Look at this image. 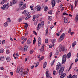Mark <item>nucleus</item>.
Wrapping results in <instances>:
<instances>
[{
    "mask_svg": "<svg viewBox=\"0 0 78 78\" xmlns=\"http://www.w3.org/2000/svg\"><path fill=\"white\" fill-rule=\"evenodd\" d=\"M48 71H47L46 72V78H48Z\"/></svg>",
    "mask_w": 78,
    "mask_h": 78,
    "instance_id": "f3484780",
    "label": "nucleus"
},
{
    "mask_svg": "<svg viewBox=\"0 0 78 78\" xmlns=\"http://www.w3.org/2000/svg\"><path fill=\"white\" fill-rule=\"evenodd\" d=\"M71 68H72V65H71V66L69 67L68 72H69V70H70V69H71Z\"/></svg>",
    "mask_w": 78,
    "mask_h": 78,
    "instance_id": "4d7b16f0",
    "label": "nucleus"
},
{
    "mask_svg": "<svg viewBox=\"0 0 78 78\" xmlns=\"http://www.w3.org/2000/svg\"><path fill=\"white\" fill-rule=\"evenodd\" d=\"M67 58H69L71 56V53L69 52L66 55Z\"/></svg>",
    "mask_w": 78,
    "mask_h": 78,
    "instance_id": "9d476101",
    "label": "nucleus"
},
{
    "mask_svg": "<svg viewBox=\"0 0 78 78\" xmlns=\"http://www.w3.org/2000/svg\"><path fill=\"white\" fill-rule=\"evenodd\" d=\"M13 57L15 59H16V56L15 55V53L13 54Z\"/></svg>",
    "mask_w": 78,
    "mask_h": 78,
    "instance_id": "052dcab7",
    "label": "nucleus"
},
{
    "mask_svg": "<svg viewBox=\"0 0 78 78\" xmlns=\"http://www.w3.org/2000/svg\"><path fill=\"white\" fill-rule=\"evenodd\" d=\"M7 22H11V20H10V18H8L7 19Z\"/></svg>",
    "mask_w": 78,
    "mask_h": 78,
    "instance_id": "49530a36",
    "label": "nucleus"
},
{
    "mask_svg": "<svg viewBox=\"0 0 78 78\" xmlns=\"http://www.w3.org/2000/svg\"><path fill=\"white\" fill-rule=\"evenodd\" d=\"M44 11H47L48 10V7L47 6L45 7L44 9Z\"/></svg>",
    "mask_w": 78,
    "mask_h": 78,
    "instance_id": "5701e85b",
    "label": "nucleus"
},
{
    "mask_svg": "<svg viewBox=\"0 0 78 78\" xmlns=\"http://www.w3.org/2000/svg\"><path fill=\"white\" fill-rule=\"evenodd\" d=\"M2 44H4L5 43V41L3 40L2 41Z\"/></svg>",
    "mask_w": 78,
    "mask_h": 78,
    "instance_id": "338daca9",
    "label": "nucleus"
},
{
    "mask_svg": "<svg viewBox=\"0 0 78 78\" xmlns=\"http://www.w3.org/2000/svg\"><path fill=\"white\" fill-rule=\"evenodd\" d=\"M25 38V37L24 36H22L21 37V40H23Z\"/></svg>",
    "mask_w": 78,
    "mask_h": 78,
    "instance_id": "a18cd8bd",
    "label": "nucleus"
},
{
    "mask_svg": "<svg viewBox=\"0 0 78 78\" xmlns=\"http://www.w3.org/2000/svg\"><path fill=\"white\" fill-rule=\"evenodd\" d=\"M4 51V49H1L0 50V53H3Z\"/></svg>",
    "mask_w": 78,
    "mask_h": 78,
    "instance_id": "c85d7f7f",
    "label": "nucleus"
},
{
    "mask_svg": "<svg viewBox=\"0 0 78 78\" xmlns=\"http://www.w3.org/2000/svg\"><path fill=\"white\" fill-rule=\"evenodd\" d=\"M24 24H25L26 25L24 26V28H27V27H28V23H24Z\"/></svg>",
    "mask_w": 78,
    "mask_h": 78,
    "instance_id": "bb28decb",
    "label": "nucleus"
},
{
    "mask_svg": "<svg viewBox=\"0 0 78 78\" xmlns=\"http://www.w3.org/2000/svg\"><path fill=\"white\" fill-rule=\"evenodd\" d=\"M30 8L31 9V10H33V7L32 6H30Z\"/></svg>",
    "mask_w": 78,
    "mask_h": 78,
    "instance_id": "bf43d9fd",
    "label": "nucleus"
},
{
    "mask_svg": "<svg viewBox=\"0 0 78 78\" xmlns=\"http://www.w3.org/2000/svg\"><path fill=\"white\" fill-rule=\"evenodd\" d=\"M33 34H35V35H36V36H37V33H36V31L34 30L33 31Z\"/></svg>",
    "mask_w": 78,
    "mask_h": 78,
    "instance_id": "72a5a7b5",
    "label": "nucleus"
},
{
    "mask_svg": "<svg viewBox=\"0 0 78 78\" xmlns=\"http://www.w3.org/2000/svg\"><path fill=\"white\" fill-rule=\"evenodd\" d=\"M48 13L49 14H52V12L51 11H49L48 12Z\"/></svg>",
    "mask_w": 78,
    "mask_h": 78,
    "instance_id": "680f3d73",
    "label": "nucleus"
},
{
    "mask_svg": "<svg viewBox=\"0 0 78 78\" xmlns=\"http://www.w3.org/2000/svg\"><path fill=\"white\" fill-rule=\"evenodd\" d=\"M76 44V42L74 41V43H73L72 44L73 47H74L75 46Z\"/></svg>",
    "mask_w": 78,
    "mask_h": 78,
    "instance_id": "dca6fc26",
    "label": "nucleus"
},
{
    "mask_svg": "<svg viewBox=\"0 0 78 78\" xmlns=\"http://www.w3.org/2000/svg\"><path fill=\"white\" fill-rule=\"evenodd\" d=\"M26 16L28 17L29 18L31 17V16L30 15V14H29V13H28L26 14Z\"/></svg>",
    "mask_w": 78,
    "mask_h": 78,
    "instance_id": "ddd939ff",
    "label": "nucleus"
},
{
    "mask_svg": "<svg viewBox=\"0 0 78 78\" xmlns=\"http://www.w3.org/2000/svg\"><path fill=\"white\" fill-rule=\"evenodd\" d=\"M9 3H7L6 5V4L4 5L3 7H1V9H7L9 8Z\"/></svg>",
    "mask_w": 78,
    "mask_h": 78,
    "instance_id": "f257e3e1",
    "label": "nucleus"
},
{
    "mask_svg": "<svg viewBox=\"0 0 78 78\" xmlns=\"http://www.w3.org/2000/svg\"><path fill=\"white\" fill-rule=\"evenodd\" d=\"M40 26V23H39L38 24V26L37 28V30H39V29H40V27H39Z\"/></svg>",
    "mask_w": 78,
    "mask_h": 78,
    "instance_id": "c756f323",
    "label": "nucleus"
},
{
    "mask_svg": "<svg viewBox=\"0 0 78 78\" xmlns=\"http://www.w3.org/2000/svg\"><path fill=\"white\" fill-rule=\"evenodd\" d=\"M48 42V39H45V42L46 43V44H47Z\"/></svg>",
    "mask_w": 78,
    "mask_h": 78,
    "instance_id": "603ef678",
    "label": "nucleus"
},
{
    "mask_svg": "<svg viewBox=\"0 0 78 78\" xmlns=\"http://www.w3.org/2000/svg\"><path fill=\"white\" fill-rule=\"evenodd\" d=\"M44 57L41 56V58L39 59V61H40V62H41V61H42V60L44 59Z\"/></svg>",
    "mask_w": 78,
    "mask_h": 78,
    "instance_id": "aec40b11",
    "label": "nucleus"
},
{
    "mask_svg": "<svg viewBox=\"0 0 78 78\" xmlns=\"http://www.w3.org/2000/svg\"><path fill=\"white\" fill-rule=\"evenodd\" d=\"M47 66V62H45L43 65V68L44 69V68H45V67H46V66Z\"/></svg>",
    "mask_w": 78,
    "mask_h": 78,
    "instance_id": "b1692460",
    "label": "nucleus"
},
{
    "mask_svg": "<svg viewBox=\"0 0 78 78\" xmlns=\"http://www.w3.org/2000/svg\"><path fill=\"white\" fill-rule=\"evenodd\" d=\"M27 44H30L31 43V42L30 41V39H29L27 40Z\"/></svg>",
    "mask_w": 78,
    "mask_h": 78,
    "instance_id": "2f4dec72",
    "label": "nucleus"
},
{
    "mask_svg": "<svg viewBox=\"0 0 78 78\" xmlns=\"http://www.w3.org/2000/svg\"><path fill=\"white\" fill-rule=\"evenodd\" d=\"M40 6L39 5H38L35 8L36 9H38L37 10V11H40L41 9V7H39Z\"/></svg>",
    "mask_w": 78,
    "mask_h": 78,
    "instance_id": "0eeeda50",
    "label": "nucleus"
},
{
    "mask_svg": "<svg viewBox=\"0 0 78 78\" xmlns=\"http://www.w3.org/2000/svg\"><path fill=\"white\" fill-rule=\"evenodd\" d=\"M58 66H59V67H61V64L59 63V62H58Z\"/></svg>",
    "mask_w": 78,
    "mask_h": 78,
    "instance_id": "c9c22d12",
    "label": "nucleus"
},
{
    "mask_svg": "<svg viewBox=\"0 0 78 78\" xmlns=\"http://www.w3.org/2000/svg\"><path fill=\"white\" fill-rule=\"evenodd\" d=\"M60 34V32H58L57 34V36H59V34Z\"/></svg>",
    "mask_w": 78,
    "mask_h": 78,
    "instance_id": "13d9d810",
    "label": "nucleus"
},
{
    "mask_svg": "<svg viewBox=\"0 0 78 78\" xmlns=\"http://www.w3.org/2000/svg\"><path fill=\"white\" fill-rule=\"evenodd\" d=\"M28 34V31H27L25 34V36H27V34Z\"/></svg>",
    "mask_w": 78,
    "mask_h": 78,
    "instance_id": "0e129e2a",
    "label": "nucleus"
},
{
    "mask_svg": "<svg viewBox=\"0 0 78 78\" xmlns=\"http://www.w3.org/2000/svg\"><path fill=\"white\" fill-rule=\"evenodd\" d=\"M77 78V76L76 75H73L71 78Z\"/></svg>",
    "mask_w": 78,
    "mask_h": 78,
    "instance_id": "a878e982",
    "label": "nucleus"
},
{
    "mask_svg": "<svg viewBox=\"0 0 78 78\" xmlns=\"http://www.w3.org/2000/svg\"><path fill=\"white\" fill-rule=\"evenodd\" d=\"M8 25V22H6L5 23H4V26L5 27H7V26Z\"/></svg>",
    "mask_w": 78,
    "mask_h": 78,
    "instance_id": "393cba45",
    "label": "nucleus"
},
{
    "mask_svg": "<svg viewBox=\"0 0 78 78\" xmlns=\"http://www.w3.org/2000/svg\"><path fill=\"white\" fill-rule=\"evenodd\" d=\"M55 74H56V72L54 70L53 71V74L55 75Z\"/></svg>",
    "mask_w": 78,
    "mask_h": 78,
    "instance_id": "e2e57ef3",
    "label": "nucleus"
},
{
    "mask_svg": "<svg viewBox=\"0 0 78 78\" xmlns=\"http://www.w3.org/2000/svg\"><path fill=\"white\" fill-rule=\"evenodd\" d=\"M28 73V72L26 71L23 72V74L24 75H26Z\"/></svg>",
    "mask_w": 78,
    "mask_h": 78,
    "instance_id": "cd10ccee",
    "label": "nucleus"
},
{
    "mask_svg": "<svg viewBox=\"0 0 78 78\" xmlns=\"http://www.w3.org/2000/svg\"><path fill=\"white\" fill-rule=\"evenodd\" d=\"M52 7H54L56 4V2L55 0H52L51 1Z\"/></svg>",
    "mask_w": 78,
    "mask_h": 78,
    "instance_id": "39448f33",
    "label": "nucleus"
},
{
    "mask_svg": "<svg viewBox=\"0 0 78 78\" xmlns=\"http://www.w3.org/2000/svg\"><path fill=\"white\" fill-rule=\"evenodd\" d=\"M61 75H62L63 77H64L65 76H66V73H63L62 74H61Z\"/></svg>",
    "mask_w": 78,
    "mask_h": 78,
    "instance_id": "3c124183",
    "label": "nucleus"
},
{
    "mask_svg": "<svg viewBox=\"0 0 78 78\" xmlns=\"http://www.w3.org/2000/svg\"><path fill=\"white\" fill-rule=\"evenodd\" d=\"M53 18L52 17V16H49L48 17V19L49 20H51Z\"/></svg>",
    "mask_w": 78,
    "mask_h": 78,
    "instance_id": "6ab92c4d",
    "label": "nucleus"
},
{
    "mask_svg": "<svg viewBox=\"0 0 78 78\" xmlns=\"http://www.w3.org/2000/svg\"><path fill=\"white\" fill-rule=\"evenodd\" d=\"M44 44H43V46L41 48L40 51V52H42V53H44Z\"/></svg>",
    "mask_w": 78,
    "mask_h": 78,
    "instance_id": "6e6552de",
    "label": "nucleus"
},
{
    "mask_svg": "<svg viewBox=\"0 0 78 78\" xmlns=\"http://www.w3.org/2000/svg\"><path fill=\"white\" fill-rule=\"evenodd\" d=\"M6 1H7V0H2L1 2V4H2V5H3L4 3H5L6 2Z\"/></svg>",
    "mask_w": 78,
    "mask_h": 78,
    "instance_id": "2eb2a0df",
    "label": "nucleus"
},
{
    "mask_svg": "<svg viewBox=\"0 0 78 78\" xmlns=\"http://www.w3.org/2000/svg\"><path fill=\"white\" fill-rule=\"evenodd\" d=\"M66 55L65 54L63 55L62 56V64H64L66 62Z\"/></svg>",
    "mask_w": 78,
    "mask_h": 78,
    "instance_id": "f03ea898",
    "label": "nucleus"
},
{
    "mask_svg": "<svg viewBox=\"0 0 78 78\" xmlns=\"http://www.w3.org/2000/svg\"><path fill=\"white\" fill-rule=\"evenodd\" d=\"M38 42H41V38L39 37L38 38Z\"/></svg>",
    "mask_w": 78,
    "mask_h": 78,
    "instance_id": "58836bf2",
    "label": "nucleus"
},
{
    "mask_svg": "<svg viewBox=\"0 0 78 78\" xmlns=\"http://www.w3.org/2000/svg\"><path fill=\"white\" fill-rule=\"evenodd\" d=\"M59 51L60 52L61 51H64V49H62L61 48H60L59 49Z\"/></svg>",
    "mask_w": 78,
    "mask_h": 78,
    "instance_id": "4c0bfd02",
    "label": "nucleus"
},
{
    "mask_svg": "<svg viewBox=\"0 0 78 78\" xmlns=\"http://www.w3.org/2000/svg\"><path fill=\"white\" fill-rule=\"evenodd\" d=\"M3 61L4 60V57H0V61Z\"/></svg>",
    "mask_w": 78,
    "mask_h": 78,
    "instance_id": "09e8293b",
    "label": "nucleus"
},
{
    "mask_svg": "<svg viewBox=\"0 0 78 78\" xmlns=\"http://www.w3.org/2000/svg\"><path fill=\"white\" fill-rule=\"evenodd\" d=\"M75 20L76 21V22H78V15H76V17L75 19Z\"/></svg>",
    "mask_w": 78,
    "mask_h": 78,
    "instance_id": "4be33fe9",
    "label": "nucleus"
},
{
    "mask_svg": "<svg viewBox=\"0 0 78 78\" xmlns=\"http://www.w3.org/2000/svg\"><path fill=\"white\" fill-rule=\"evenodd\" d=\"M26 6H27V5L26 4H24L23 5V6L21 8V10H23V9H25L26 8Z\"/></svg>",
    "mask_w": 78,
    "mask_h": 78,
    "instance_id": "1a4fd4ad",
    "label": "nucleus"
},
{
    "mask_svg": "<svg viewBox=\"0 0 78 78\" xmlns=\"http://www.w3.org/2000/svg\"><path fill=\"white\" fill-rule=\"evenodd\" d=\"M60 68H61L59 66H58V65L56 66V69L58 70Z\"/></svg>",
    "mask_w": 78,
    "mask_h": 78,
    "instance_id": "e433bc0d",
    "label": "nucleus"
},
{
    "mask_svg": "<svg viewBox=\"0 0 78 78\" xmlns=\"http://www.w3.org/2000/svg\"><path fill=\"white\" fill-rule=\"evenodd\" d=\"M6 53L7 54H8L9 53V51L8 50H6Z\"/></svg>",
    "mask_w": 78,
    "mask_h": 78,
    "instance_id": "774afa93",
    "label": "nucleus"
},
{
    "mask_svg": "<svg viewBox=\"0 0 78 78\" xmlns=\"http://www.w3.org/2000/svg\"><path fill=\"white\" fill-rule=\"evenodd\" d=\"M72 76V74H70L69 76H68L67 78H70Z\"/></svg>",
    "mask_w": 78,
    "mask_h": 78,
    "instance_id": "864d4df0",
    "label": "nucleus"
},
{
    "mask_svg": "<svg viewBox=\"0 0 78 78\" xmlns=\"http://www.w3.org/2000/svg\"><path fill=\"white\" fill-rule=\"evenodd\" d=\"M26 12H27V10H25L23 12H22L23 14H26Z\"/></svg>",
    "mask_w": 78,
    "mask_h": 78,
    "instance_id": "ea45409f",
    "label": "nucleus"
},
{
    "mask_svg": "<svg viewBox=\"0 0 78 78\" xmlns=\"http://www.w3.org/2000/svg\"><path fill=\"white\" fill-rule=\"evenodd\" d=\"M45 32L46 33L45 36H47L48 34V29L47 28Z\"/></svg>",
    "mask_w": 78,
    "mask_h": 78,
    "instance_id": "4468645a",
    "label": "nucleus"
},
{
    "mask_svg": "<svg viewBox=\"0 0 78 78\" xmlns=\"http://www.w3.org/2000/svg\"><path fill=\"white\" fill-rule=\"evenodd\" d=\"M23 2H20V6H23Z\"/></svg>",
    "mask_w": 78,
    "mask_h": 78,
    "instance_id": "f704fd0d",
    "label": "nucleus"
},
{
    "mask_svg": "<svg viewBox=\"0 0 78 78\" xmlns=\"http://www.w3.org/2000/svg\"><path fill=\"white\" fill-rule=\"evenodd\" d=\"M16 72L17 73H19V72H20V69L19 68H17Z\"/></svg>",
    "mask_w": 78,
    "mask_h": 78,
    "instance_id": "79ce46f5",
    "label": "nucleus"
},
{
    "mask_svg": "<svg viewBox=\"0 0 78 78\" xmlns=\"http://www.w3.org/2000/svg\"><path fill=\"white\" fill-rule=\"evenodd\" d=\"M6 60L8 62H9L11 61V58L9 57H7L6 58Z\"/></svg>",
    "mask_w": 78,
    "mask_h": 78,
    "instance_id": "a211bd4d",
    "label": "nucleus"
},
{
    "mask_svg": "<svg viewBox=\"0 0 78 78\" xmlns=\"http://www.w3.org/2000/svg\"><path fill=\"white\" fill-rule=\"evenodd\" d=\"M58 54H59V51H58V50H57L56 51L55 55H58Z\"/></svg>",
    "mask_w": 78,
    "mask_h": 78,
    "instance_id": "de8ad7c7",
    "label": "nucleus"
},
{
    "mask_svg": "<svg viewBox=\"0 0 78 78\" xmlns=\"http://www.w3.org/2000/svg\"><path fill=\"white\" fill-rule=\"evenodd\" d=\"M16 58H19V54H18V52L16 53Z\"/></svg>",
    "mask_w": 78,
    "mask_h": 78,
    "instance_id": "473e14b6",
    "label": "nucleus"
},
{
    "mask_svg": "<svg viewBox=\"0 0 78 78\" xmlns=\"http://www.w3.org/2000/svg\"><path fill=\"white\" fill-rule=\"evenodd\" d=\"M22 73H23V71L22 70L21 71L20 73V75H22Z\"/></svg>",
    "mask_w": 78,
    "mask_h": 78,
    "instance_id": "6e6d98bb",
    "label": "nucleus"
},
{
    "mask_svg": "<svg viewBox=\"0 0 78 78\" xmlns=\"http://www.w3.org/2000/svg\"><path fill=\"white\" fill-rule=\"evenodd\" d=\"M41 42H39L38 41V47H39L40 45H41Z\"/></svg>",
    "mask_w": 78,
    "mask_h": 78,
    "instance_id": "8fccbe9b",
    "label": "nucleus"
},
{
    "mask_svg": "<svg viewBox=\"0 0 78 78\" xmlns=\"http://www.w3.org/2000/svg\"><path fill=\"white\" fill-rule=\"evenodd\" d=\"M64 23H67L68 22V20H67L66 18H64Z\"/></svg>",
    "mask_w": 78,
    "mask_h": 78,
    "instance_id": "412c9836",
    "label": "nucleus"
},
{
    "mask_svg": "<svg viewBox=\"0 0 78 78\" xmlns=\"http://www.w3.org/2000/svg\"><path fill=\"white\" fill-rule=\"evenodd\" d=\"M0 69H1V70H4V68L3 67H1L0 68Z\"/></svg>",
    "mask_w": 78,
    "mask_h": 78,
    "instance_id": "69168bd1",
    "label": "nucleus"
},
{
    "mask_svg": "<svg viewBox=\"0 0 78 78\" xmlns=\"http://www.w3.org/2000/svg\"><path fill=\"white\" fill-rule=\"evenodd\" d=\"M44 23H41L40 24V27H44Z\"/></svg>",
    "mask_w": 78,
    "mask_h": 78,
    "instance_id": "a19ab883",
    "label": "nucleus"
},
{
    "mask_svg": "<svg viewBox=\"0 0 78 78\" xmlns=\"http://www.w3.org/2000/svg\"><path fill=\"white\" fill-rule=\"evenodd\" d=\"M37 22L36 21H35L34 22L35 25H37Z\"/></svg>",
    "mask_w": 78,
    "mask_h": 78,
    "instance_id": "5fc2aeb1",
    "label": "nucleus"
},
{
    "mask_svg": "<svg viewBox=\"0 0 78 78\" xmlns=\"http://www.w3.org/2000/svg\"><path fill=\"white\" fill-rule=\"evenodd\" d=\"M24 51H27V50H28V46H24Z\"/></svg>",
    "mask_w": 78,
    "mask_h": 78,
    "instance_id": "f8f14e48",
    "label": "nucleus"
},
{
    "mask_svg": "<svg viewBox=\"0 0 78 78\" xmlns=\"http://www.w3.org/2000/svg\"><path fill=\"white\" fill-rule=\"evenodd\" d=\"M52 54H53V52H51L50 53V55L49 56V58L51 57V56H52Z\"/></svg>",
    "mask_w": 78,
    "mask_h": 78,
    "instance_id": "c03bdc74",
    "label": "nucleus"
},
{
    "mask_svg": "<svg viewBox=\"0 0 78 78\" xmlns=\"http://www.w3.org/2000/svg\"><path fill=\"white\" fill-rule=\"evenodd\" d=\"M33 52H34V50L33 49H32L30 50V54H33Z\"/></svg>",
    "mask_w": 78,
    "mask_h": 78,
    "instance_id": "7c9ffc66",
    "label": "nucleus"
},
{
    "mask_svg": "<svg viewBox=\"0 0 78 78\" xmlns=\"http://www.w3.org/2000/svg\"><path fill=\"white\" fill-rule=\"evenodd\" d=\"M17 3V2L16 1L11 2L10 3V6H12V5H13L14 4H15V3Z\"/></svg>",
    "mask_w": 78,
    "mask_h": 78,
    "instance_id": "423d86ee",
    "label": "nucleus"
},
{
    "mask_svg": "<svg viewBox=\"0 0 78 78\" xmlns=\"http://www.w3.org/2000/svg\"><path fill=\"white\" fill-rule=\"evenodd\" d=\"M64 36H65V34H62L60 37V41H62L64 39Z\"/></svg>",
    "mask_w": 78,
    "mask_h": 78,
    "instance_id": "20e7f679",
    "label": "nucleus"
},
{
    "mask_svg": "<svg viewBox=\"0 0 78 78\" xmlns=\"http://www.w3.org/2000/svg\"><path fill=\"white\" fill-rule=\"evenodd\" d=\"M37 16H36V15H34L33 16V21H34V20H35V19H36V18L37 17V18H38V17Z\"/></svg>",
    "mask_w": 78,
    "mask_h": 78,
    "instance_id": "9b49d317",
    "label": "nucleus"
},
{
    "mask_svg": "<svg viewBox=\"0 0 78 78\" xmlns=\"http://www.w3.org/2000/svg\"><path fill=\"white\" fill-rule=\"evenodd\" d=\"M64 71V67H62L59 70V75H61Z\"/></svg>",
    "mask_w": 78,
    "mask_h": 78,
    "instance_id": "7ed1b4c3",
    "label": "nucleus"
},
{
    "mask_svg": "<svg viewBox=\"0 0 78 78\" xmlns=\"http://www.w3.org/2000/svg\"><path fill=\"white\" fill-rule=\"evenodd\" d=\"M52 43L53 44H54L55 42H56V39H54L53 40V41H52Z\"/></svg>",
    "mask_w": 78,
    "mask_h": 78,
    "instance_id": "37998d69",
    "label": "nucleus"
}]
</instances>
